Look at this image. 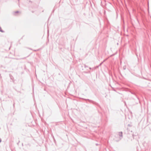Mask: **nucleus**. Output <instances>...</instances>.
<instances>
[{
  "label": "nucleus",
  "instance_id": "7ed1b4c3",
  "mask_svg": "<svg viewBox=\"0 0 151 151\" xmlns=\"http://www.w3.org/2000/svg\"><path fill=\"white\" fill-rule=\"evenodd\" d=\"M0 31L1 32H4V31L2 30H0Z\"/></svg>",
  "mask_w": 151,
  "mask_h": 151
},
{
  "label": "nucleus",
  "instance_id": "f257e3e1",
  "mask_svg": "<svg viewBox=\"0 0 151 151\" xmlns=\"http://www.w3.org/2000/svg\"><path fill=\"white\" fill-rule=\"evenodd\" d=\"M119 135L120 136V139H121L123 137L122 132H119Z\"/></svg>",
  "mask_w": 151,
  "mask_h": 151
},
{
  "label": "nucleus",
  "instance_id": "423d86ee",
  "mask_svg": "<svg viewBox=\"0 0 151 151\" xmlns=\"http://www.w3.org/2000/svg\"><path fill=\"white\" fill-rule=\"evenodd\" d=\"M105 60H104V61H103V62H104Z\"/></svg>",
  "mask_w": 151,
  "mask_h": 151
},
{
  "label": "nucleus",
  "instance_id": "39448f33",
  "mask_svg": "<svg viewBox=\"0 0 151 151\" xmlns=\"http://www.w3.org/2000/svg\"><path fill=\"white\" fill-rule=\"evenodd\" d=\"M103 62H102L100 64V65H101V64H102L103 63Z\"/></svg>",
  "mask_w": 151,
  "mask_h": 151
},
{
  "label": "nucleus",
  "instance_id": "20e7f679",
  "mask_svg": "<svg viewBox=\"0 0 151 151\" xmlns=\"http://www.w3.org/2000/svg\"><path fill=\"white\" fill-rule=\"evenodd\" d=\"M1 139L0 138V143L1 142Z\"/></svg>",
  "mask_w": 151,
  "mask_h": 151
},
{
  "label": "nucleus",
  "instance_id": "0eeeda50",
  "mask_svg": "<svg viewBox=\"0 0 151 151\" xmlns=\"http://www.w3.org/2000/svg\"><path fill=\"white\" fill-rule=\"evenodd\" d=\"M89 69H91V68H89Z\"/></svg>",
  "mask_w": 151,
  "mask_h": 151
},
{
  "label": "nucleus",
  "instance_id": "f03ea898",
  "mask_svg": "<svg viewBox=\"0 0 151 151\" xmlns=\"http://www.w3.org/2000/svg\"><path fill=\"white\" fill-rule=\"evenodd\" d=\"M19 12V11H17L16 12H15V13H18Z\"/></svg>",
  "mask_w": 151,
  "mask_h": 151
}]
</instances>
